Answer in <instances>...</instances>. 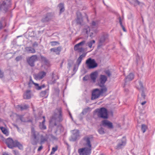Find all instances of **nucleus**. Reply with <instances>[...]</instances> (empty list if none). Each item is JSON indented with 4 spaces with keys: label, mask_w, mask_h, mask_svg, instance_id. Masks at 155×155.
<instances>
[{
    "label": "nucleus",
    "mask_w": 155,
    "mask_h": 155,
    "mask_svg": "<svg viewBox=\"0 0 155 155\" xmlns=\"http://www.w3.org/2000/svg\"><path fill=\"white\" fill-rule=\"evenodd\" d=\"M61 113V108H57L49 121V131H53L56 134L59 130L61 131L62 128V126L60 123L63 120Z\"/></svg>",
    "instance_id": "obj_1"
},
{
    "label": "nucleus",
    "mask_w": 155,
    "mask_h": 155,
    "mask_svg": "<svg viewBox=\"0 0 155 155\" xmlns=\"http://www.w3.org/2000/svg\"><path fill=\"white\" fill-rule=\"evenodd\" d=\"M5 143L7 147L10 149L18 147L20 150L23 149L22 145L16 140H13L10 138H8L5 141Z\"/></svg>",
    "instance_id": "obj_2"
},
{
    "label": "nucleus",
    "mask_w": 155,
    "mask_h": 155,
    "mask_svg": "<svg viewBox=\"0 0 155 155\" xmlns=\"http://www.w3.org/2000/svg\"><path fill=\"white\" fill-rule=\"evenodd\" d=\"M31 136L32 139L31 143L33 145H36L38 142L40 136L39 133L36 131L33 127L31 128Z\"/></svg>",
    "instance_id": "obj_3"
},
{
    "label": "nucleus",
    "mask_w": 155,
    "mask_h": 155,
    "mask_svg": "<svg viewBox=\"0 0 155 155\" xmlns=\"http://www.w3.org/2000/svg\"><path fill=\"white\" fill-rule=\"evenodd\" d=\"M95 112L97 113V116L103 119L108 118V114L107 109L105 107L97 108L95 110Z\"/></svg>",
    "instance_id": "obj_4"
},
{
    "label": "nucleus",
    "mask_w": 155,
    "mask_h": 155,
    "mask_svg": "<svg viewBox=\"0 0 155 155\" xmlns=\"http://www.w3.org/2000/svg\"><path fill=\"white\" fill-rule=\"evenodd\" d=\"M99 21L98 20H96L95 21H93L91 25V30H92L94 31V32L96 33L97 31L96 28L99 25ZM84 30V31L87 34H88V33L91 31V29L89 26L87 27V28H86V27Z\"/></svg>",
    "instance_id": "obj_5"
},
{
    "label": "nucleus",
    "mask_w": 155,
    "mask_h": 155,
    "mask_svg": "<svg viewBox=\"0 0 155 155\" xmlns=\"http://www.w3.org/2000/svg\"><path fill=\"white\" fill-rule=\"evenodd\" d=\"M11 3V0H5L2 3L0 2V10L6 12Z\"/></svg>",
    "instance_id": "obj_6"
},
{
    "label": "nucleus",
    "mask_w": 155,
    "mask_h": 155,
    "mask_svg": "<svg viewBox=\"0 0 155 155\" xmlns=\"http://www.w3.org/2000/svg\"><path fill=\"white\" fill-rule=\"evenodd\" d=\"M86 64L89 69L94 68L97 66V64L94 59H92L91 58H89L86 60Z\"/></svg>",
    "instance_id": "obj_7"
},
{
    "label": "nucleus",
    "mask_w": 155,
    "mask_h": 155,
    "mask_svg": "<svg viewBox=\"0 0 155 155\" xmlns=\"http://www.w3.org/2000/svg\"><path fill=\"white\" fill-rule=\"evenodd\" d=\"M91 148L86 147L79 149L78 153L80 155H90L91 153Z\"/></svg>",
    "instance_id": "obj_8"
},
{
    "label": "nucleus",
    "mask_w": 155,
    "mask_h": 155,
    "mask_svg": "<svg viewBox=\"0 0 155 155\" xmlns=\"http://www.w3.org/2000/svg\"><path fill=\"white\" fill-rule=\"evenodd\" d=\"M72 135L70 138V140L74 141L79 137V131L78 130H74L72 131Z\"/></svg>",
    "instance_id": "obj_9"
},
{
    "label": "nucleus",
    "mask_w": 155,
    "mask_h": 155,
    "mask_svg": "<svg viewBox=\"0 0 155 155\" xmlns=\"http://www.w3.org/2000/svg\"><path fill=\"white\" fill-rule=\"evenodd\" d=\"M117 149H120L126 145V140L125 137H123L122 138L118 140H117Z\"/></svg>",
    "instance_id": "obj_10"
},
{
    "label": "nucleus",
    "mask_w": 155,
    "mask_h": 155,
    "mask_svg": "<svg viewBox=\"0 0 155 155\" xmlns=\"http://www.w3.org/2000/svg\"><path fill=\"white\" fill-rule=\"evenodd\" d=\"M108 35L107 34H103L100 38L98 45V48H99L104 45L106 40L108 37Z\"/></svg>",
    "instance_id": "obj_11"
},
{
    "label": "nucleus",
    "mask_w": 155,
    "mask_h": 155,
    "mask_svg": "<svg viewBox=\"0 0 155 155\" xmlns=\"http://www.w3.org/2000/svg\"><path fill=\"white\" fill-rule=\"evenodd\" d=\"M37 60L36 55H33L27 59V62L29 64L31 67L34 66L35 62Z\"/></svg>",
    "instance_id": "obj_12"
},
{
    "label": "nucleus",
    "mask_w": 155,
    "mask_h": 155,
    "mask_svg": "<svg viewBox=\"0 0 155 155\" xmlns=\"http://www.w3.org/2000/svg\"><path fill=\"white\" fill-rule=\"evenodd\" d=\"M139 86L137 87L138 89L142 91L141 94V97L140 98V100L141 101L145 99L146 95L144 93V88L143 86L142 83L140 81H139Z\"/></svg>",
    "instance_id": "obj_13"
},
{
    "label": "nucleus",
    "mask_w": 155,
    "mask_h": 155,
    "mask_svg": "<svg viewBox=\"0 0 155 155\" xmlns=\"http://www.w3.org/2000/svg\"><path fill=\"white\" fill-rule=\"evenodd\" d=\"M101 94V92L99 89L97 88L95 89L92 92L91 99L94 100L97 98L100 97Z\"/></svg>",
    "instance_id": "obj_14"
},
{
    "label": "nucleus",
    "mask_w": 155,
    "mask_h": 155,
    "mask_svg": "<svg viewBox=\"0 0 155 155\" xmlns=\"http://www.w3.org/2000/svg\"><path fill=\"white\" fill-rule=\"evenodd\" d=\"M107 78L105 75H101L98 80V84L100 87L104 86V85L106 81Z\"/></svg>",
    "instance_id": "obj_15"
},
{
    "label": "nucleus",
    "mask_w": 155,
    "mask_h": 155,
    "mask_svg": "<svg viewBox=\"0 0 155 155\" xmlns=\"http://www.w3.org/2000/svg\"><path fill=\"white\" fill-rule=\"evenodd\" d=\"M91 137L88 136H86L83 138L84 141V145L87 147L91 148V144L90 139Z\"/></svg>",
    "instance_id": "obj_16"
},
{
    "label": "nucleus",
    "mask_w": 155,
    "mask_h": 155,
    "mask_svg": "<svg viewBox=\"0 0 155 155\" xmlns=\"http://www.w3.org/2000/svg\"><path fill=\"white\" fill-rule=\"evenodd\" d=\"M46 73L44 71H41L34 76V78L36 80H40L44 78L46 75Z\"/></svg>",
    "instance_id": "obj_17"
},
{
    "label": "nucleus",
    "mask_w": 155,
    "mask_h": 155,
    "mask_svg": "<svg viewBox=\"0 0 155 155\" xmlns=\"http://www.w3.org/2000/svg\"><path fill=\"white\" fill-rule=\"evenodd\" d=\"M76 14L77 17V19H88V16L86 13H84V15H82L81 12L78 11L76 12Z\"/></svg>",
    "instance_id": "obj_18"
},
{
    "label": "nucleus",
    "mask_w": 155,
    "mask_h": 155,
    "mask_svg": "<svg viewBox=\"0 0 155 155\" xmlns=\"http://www.w3.org/2000/svg\"><path fill=\"white\" fill-rule=\"evenodd\" d=\"M101 125L104 127H107L108 128L112 129L113 127L112 123L107 120H104L102 121Z\"/></svg>",
    "instance_id": "obj_19"
},
{
    "label": "nucleus",
    "mask_w": 155,
    "mask_h": 155,
    "mask_svg": "<svg viewBox=\"0 0 155 155\" xmlns=\"http://www.w3.org/2000/svg\"><path fill=\"white\" fill-rule=\"evenodd\" d=\"M57 7L58 8L59 10V14L60 15L64 12L65 10L64 4V3H60L58 5Z\"/></svg>",
    "instance_id": "obj_20"
},
{
    "label": "nucleus",
    "mask_w": 155,
    "mask_h": 155,
    "mask_svg": "<svg viewBox=\"0 0 155 155\" xmlns=\"http://www.w3.org/2000/svg\"><path fill=\"white\" fill-rule=\"evenodd\" d=\"M55 14L54 12H48L46 14L45 17V19H51L54 18Z\"/></svg>",
    "instance_id": "obj_21"
},
{
    "label": "nucleus",
    "mask_w": 155,
    "mask_h": 155,
    "mask_svg": "<svg viewBox=\"0 0 155 155\" xmlns=\"http://www.w3.org/2000/svg\"><path fill=\"white\" fill-rule=\"evenodd\" d=\"M62 48L60 46L58 47L57 48H51L50 49L51 51L55 52L56 54H59L61 51Z\"/></svg>",
    "instance_id": "obj_22"
},
{
    "label": "nucleus",
    "mask_w": 155,
    "mask_h": 155,
    "mask_svg": "<svg viewBox=\"0 0 155 155\" xmlns=\"http://www.w3.org/2000/svg\"><path fill=\"white\" fill-rule=\"evenodd\" d=\"M29 107V106L27 105H18L17 106L16 108L18 110L22 111L23 110L27 109Z\"/></svg>",
    "instance_id": "obj_23"
},
{
    "label": "nucleus",
    "mask_w": 155,
    "mask_h": 155,
    "mask_svg": "<svg viewBox=\"0 0 155 155\" xmlns=\"http://www.w3.org/2000/svg\"><path fill=\"white\" fill-rule=\"evenodd\" d=\"M49 89H47L46 90L42 91L40 93V95L42 97H47L48 95Z\"/></svg>",
    "instance_id": "obj_24"
},
{
    "label": "nucleus",
    "mask_w": 155,
    "mask_h": 155,
    "mask_svg": "<svg viewBox=\"0 0 155 155\" xmlns=\"http://www.w3.org/2000/svg\"><path fill=\"white\" fill-rule=\"evenodd\" d=\"M129 3L131 5H133L134 6L137 5H140L141 4H143V3L140 2L138 0H129Z\"/></svg>",
    "instance_id": "obj_25"
},
{
    "label": "nucleus",
    "mask_w": 155,
    "mask_h": 155,
    "mask_svg": "<svg viewBox=\"0 0 155 155\" xmlns=\"http://www.w3.org/2000/svg\"><path fill=\"white\" fill-rule=\"evenodd\" d=\"M31 91L30 90H27L24 94V98L25 99H30L31 97L30 93Z\"/></svg>",
    "instance_id": "obj_26"
},
{
    "label": "nucleus",
    "mask_w": 155,
    "mask_h": 155,
    "mask_svg": "<svg viewBox=\"0 0 155 155\" xmlns=\"http://www.w3.org/2000/svg\"><path fill=\"white\" fill-rule=\"evenodd\" d=\"M134 78V75L133 74L130 73L129 75H128L125 78V84L124 85H125L127 82L128 81H131Z\"/></svg>",
    "instance_id": "obj_27"
},
{
    "label": "nucleus",
    "mask_w": 155,
    "mask_h": 155,
    "mask_svg": "<svg viewBox=\"0 0 155 155\" xmlns=\"http://www.w3.org/2000/svg\"><path fill=\"white\" fill-rule=\"evenodd\" d=\"M25 49L26 51L28 53H34L36 52L35 49L30 47H26Z\"/></svg>",
    "instance_id": "obj_28"
},
{
    "label": "nucleus",
    "mask_w": 155,
    "mask_h": 155,
    "mask_svg": "<svg viewBox=\"0 0 155 155\" xmlns=\"http://www.w3.org/2000/svg\"><path fill=\"white\" fill-rule=\"evenodd\" d=\"M45 120H43L42 123H39V127L41 130H44L46 129V127L45 124Z\"/></svg>",
    "instance_id": "obj_29"
},
{
    "label": "nucleus",
    "mask_w": 155,
    "mask_h": 155,
    "mask_svg": "<svg viewBox=\"0 0 155 155\" xmlns=\"http://www.w3.org/2000/svg\"><path fill=\"white\" fill-rule=\"evenodd\" d=\"M85 55L82 54L80 55L77 60L76 63L78 64V66H79L83 58L85 57Z\"/></svg>",
    "instance_id": "obj_30"
},
{
    "label": "nucleus",
    "mask_w": 155,
    "mask_h": 155,
    "mask_svg": "<svg viewBox=\"0 0 155 155\" xmlns=\"http://www.w3.org/2000/svg\"><path fill=\"white\" fill-rule=\"evenodd\" d=\"M0 128L4 134L6 136H8L9 135V133L7 130L5 128L3 127H0Z\"/></svg>",
    "instance_id": "obj_31"
},
{
    "label": "nucleus",
    "mask_w": 155,
    "mask_h": 155,
    "mask_svg": "<svg viewBox=\"0 0 155 155\" xmlns=\"http://www.w3.org/2000/svg\"><path fill=\"white\" fill-rule=\"evenodd\" d=\"M91 78L94 82H95L97 78V74L96 72H94L91 74Z\"/></svg>",
    "instance_id": "obj_32"
},
{
    "label": "nucleus",
    "mask_w": 155,
    "mask_h": 155,
    "mask_svg": "<svg viewBox=\"0 0 155 155\" xmlns=\"http://www.w3.org/2000/svg\"><path fill=\"white\" fill-rule=\"evenodd\" d=\"M95 41L94 40H92L88 42L87 44L90 48H91L92 47L93 44L95 43Z\"/></svg>",
    "instance_id": "obj_33"
},
{
    "label": "nucleus",
    "mask_w": 155,
    "mask_h": 155,
    "mask_svg": "<svg viewBox=\"0 0 155 155\" xmlns=\"http://www.w3.org/2000/svg\"><path fill=\"white\" fill-rule=\"evenodd\" d=\"M102 88L101 89V90H100V91L101 92V94L104 93L106 92L107 91V88L104 85V86H103L102 87H101Z\"/></svg>",
    "instance_id": "obj_34"
},
{
    "label": "nucleus",
    "mask_w": 155,
    "mask_h": 155,
    "mask_svg": "<svg viewBox=\"0 0 155 155\" xmlns=\"http://www.w3.org/2000/svg\"><path fill=\"white\" fill-rule=\"evenodd\" d=\"M98 133L101 135H103L104 134L105 131H104V128L102 127H100L98 130Z\"/></svg>",
    "instance_id": "obj_35"
},
{
    "label": "nucleus",
    "mask_w": 155,
    "mask_h": 155,
    "mask_svg": "<svg viewBox=\"0 0 155 155\" xmlns=\"http://www.w3.org/2000/svg\"><path fill=\"white\" fill-rule=\"evenodd\" d=\"M147 126L144 124H142L141 127V130L143 133L145 132L147 129Z\"/></svg>",
    "instance_id": "obj_36"
},
{
    "label": "nucleus",
    "mask_w": 155,
    "mask_h": 155,
    "mask_svg": "<svg viewBox=\"0 0 155 155\" xmlns=\"http://www.w3.org/2000/svg\"><path fill=\"white\" fill-rule=\"evenodd\" d=\"M17 116L21 122H27L26 120L24 118L23 115H18Z\"/></svg>",
    "instance_id": "obj_37"
},
{
    "label": "nucleus",
    "mask_w": 155,
    "mask_h": 155,
    "mask_svg": "<svg viewBox=\"0 0 155 155\" xmlns=\"http://www.w3.org/2000/svg\"><path fill=\"white\" fill-rule=\"evenodd\" d=\"M58 147L56 146L55 147H53L52 148L51 151L50 153V155L54 154L55 152L57 150Z\"/></svg>",
    "instance_id": "obj_38"
},
{
    "label": "nucleus",
    "mask_w": 155,
    "mask_h": 155,
    "mask_svg": "<svg viewBox=\"0 0 155 155\" xmlns=\"http://www.w3.org/2000/svg\"><path fill=\"white\" fill-rule=\"evenodd\" d=\"M104 72L105 73V74H106L107 75V76L109 77H110L111 75V72L110 71H109V70H107L105 71H104Z\"/></svg>",
    "instance_id": "obj_39"
},
{
    "label": "nucleus",
    "mask_w": 155,
    "mask_h": 155,
    "mask_svg": "<svg viewBox=\"0 0 155 155\" xmlns=\"http://www.w3.org/2000/svg\"><path fill=\"white\" fill-rule=\"evenodd\" d=\"M89 109V107H88L87 108H86L84 109L82 111V112L81 113L82 114H86L88 111Z\"/></svg>",
    "instance_id": "obj_40"
},
{
    "label": "nucleus",
    "mask_w": 155,
    "mask_h": 155,
    "mask_svg": "<svg viewBox=\"0 0 155 155\" xmlns=\"http://www.w3.org/2000/svg\"><path fill=\"white\" fill-rule=\"evenodd\" d=\"M59 78V76L58 75H56L55 76H53L52 77V80L53 81V83H55V81L56 79H58Z\"/></svg>",
    "instance_id": "obj_41"
},
{
    "label": "nucleus",
    "mask_w": 155,
    "mask_h": 155,
    "mask_svg": "<svg viewBox=\"0 0 155 155\" xmlns=\"http://www.w3.org/2000/svg\"><path fill=\"white\" fill-rule=\"evenodd\" d=\"M50 43L51 44V45L52 46L57 45L59 44V43L56 41H51Z\"/></svg>",
    "instance_id": "obj_42"
},
{
    "label": "nucleus",
    "mask_w": 155,
    "mask_h": 155,
    "mask_svg": "<svg viewBox=\"0 0 155 155\" xmlns=\"http://www.w3.org/2000/svg\"><path fill=\"white\" fill-rule=\"evenodd\" d=\"M41 58L42 61H44L45 63H46L48 62V60H47L46 58L42 56H41Z\"/></svg>",
    "instance_id": "obj_43"
},
{
    "label": "nucleus",
    "mask_w": 155,
    "mask_h": 155,
    "mask_svg": "<svg viewBox=\"0 0 155 155\" xmlns=\"http://www.w3.org/2000/svg\"><path fill=\"white\" fill-rule=\"evenodd\" d=\"M12 152L15 155H20L19 152L18 150H13Z\"/></svg>",
    "instance_id": "obj_44"
},
{
    "label": "nucleus",
    "mask_w": 155,
    "mask_h": 155,
    "mask_svg": "<svg viewBox=\"0 0 155 155\" xmlns=\"http://www.w3.org/2000/svg\"><path fill=\"white\" fill-rule=\"evenodd\" d=\"M79 46H78L77 44H76L74 46V49L75 51H77L79 50V49L80 48H79Z\"/></svg>",
    "instance_id": "obj_45"
},
{
    "label": "nucleus",
    "mask_w": 155,
    "mask_h": 155,
    "mask_svg": "<svg viewBox=\"0 0 155 155\" xmlns=\"http://www.w3.org/2000/svg\"><path fill=\"white\" fill-rule=\"evenodd\" d=\"M47 141V139L44 137H42L41 139V143H44Z\"/></svg>",
    "instance_id": "obj_46"
},
{
    "label": "nucleus",
    "mask_w": 155,
    "mask_h": 155,
    "mask_svg": "<svg viewBox=\"0 0 155 155\" xmlns=\"http://www.w3.org/2000/svg\"><path fill=\"white\" fill-rule=\"evenodd\" d=\"M85 41H82L77 44L79 46H82V45H84L85 44Z\"/></svg>",
    "instance_id": "obj_47"
},
{
    "label": "nucleus",
    "mask_w": 155,
    "mask_h": 155,
    "mask_svg": "<svg viewBox=\"0 0 155 155\" xmlns=\"http://www.w3.org/2000/svg\"><path fill=\"white\" fill-rule=\"evenodd\" d=\"M45 87V85H43L41 86H39L38 87H36V89L38 90H40L42 88H44Z\"/></svg>",
    "instance_id": "obj_48"
},
{
    "label": "nucleus",
    "mask_w": 155,
    "mask_h": 155,
    "mask_svg": "<svg viewBox=\"0 0 155 155\" xmlns=\"http://www.w3.org/2000/svg\"><path fill=\"white\" fill-rule=\"evenodd\" d=\"M45 87V85H43L41 86H39L38 87H36V89L38 90H40L42 88H44Z\"/></svg>",
    "instance_id": "obj_49"
},
{
    "label": "nucleus",
    "mask_w": 155,
    "mask_h": 155,
    "mask_svg": "<svg viewBox=\"0 0 155 155\" xmlns=\"http://www.w3.org/2000/svg\"><path fill=\"white\" fill-rule=\"evenodd\" d=\"M45 87V85H43L41 86H39L38 87H36V89L38 90H40L42 88H44Z\"/></svg>",
    "instance_id": "obj_50"
},
{
    "label": "nucleus",
    "mask_w": 155,
    "mask_h": 155,
    "mask_svg": "<svg viewBox=\"0 0 155 155\" xmlns=\"http://www.w3.org/2000/svg\"><path fill=\"white\" fill-rule=\"evenodd\" d=\"M38 44L36 42H34L32 45L33 47H37L38 46Z\"/></svg>",
    "instance_id": "obj_51"
},
{
    "label": "nucleus",
    "mask_w": 155,
    "mask_h": 155,
    "mask_svg": "<svg viewBox=\"0 0 155 155\" xmlns=\"http://www.w3.org/2000/svg\"><path fill=\"white\" fill-rule=\"evenodd\" d=\"M76 20L77 23L78 24H79V25H82L81 22V21H82L83 20Z\"/></svg>",
    "instance_id": "obj_52"
},
{
    "label": "nucleus",
    "mask_w": 155,
    "mask_h": 155,
    "mask_svg": "<svg viewBox=\"0 0 155 155\" xmlns=\"http://www.w3.org/2000/svg\"><path fill=\"white\" fill-rule=\"evenodd\" d=\"M88 77L87 76H85L83 78V80L84 81H87L88 80Z\"/></svg>",
    "instance_id": "obj_53"
},
{
    "label": "nucleus",
    "mask_w": 155,
    "mask_h": 155,
    "mask_svg": "<svg viewBox=\"0 0 155 155\" xmlns=\"http://www.w3.org/2000/svg\"><path fill=\"white\" fill-rule=\"evenodd\" d=\"M30 81H32L33 84H34L36 86V87H39L38 84L34 82L33 81L31 80V79H30Z\"/></svg>",
    "instance_id": "obj_54"
},
{
    "label": "nucleus",
    "mask_w": 155,
    "mask_h": 155,
    "mask_svg": "<svg viewBox=\"0 0 155 155\" xmlns=\"http://www.w3.org/2000/svg\"><path fill=\"white\" fill-rule=\"evenodd\" d=\"M122 20H119V23H120V25L121 27H123V26H124V25L123 23Z\"/></svg>",
    "instance_id": "obj_55"
},
{
    "label": "nucleus",
    "mask_w": 155,
    "mask_h": 155,
    "mask_svg": "<svg viewBox=\"0 0 155 155\" xmlns=\"http://www.w3.org/2000/svg\"><path fill=\"white\" fill-rule=\"evenodd\" d=\"M5 27L2 25V23L0 22V30L4 28Z\"/></svg>",
    "instance_id": "obj_56"
},
{
    "label": "nucleus",
    "mask_w": 155,
    "mask_h": 155,
    "mask_svg": "<svg viewBox=\"0 0 155 155\" xmlns=\"http://www.w3.org/2000/svg\"><path fill=\"white\" fill-rule=\"evenodd\" d=\"M3 76V73L0 70V78H2Z\"/></svg>",
    "instance_id": "obj_57"
},
{
    "label": "nucleus",
    "mask_w": 155,
    "mask_h": 155,
    "mask_svg": "<svg viewBox=\"0 0 155 155\" xmlns=\"http://www.w3.org/2000/svg\"><path fill=\"white\" fill-rule=\"evenodd\" d=\"M43 148V147L42 146H41L39 147L38 149V151H40Z\"/></svg>",
    "instance_id": "obj_58"
},
{
    "label": "nucleus",
    "mask_w": 155,
    "mask_h": 155,
    "mask_svg": "<svg viewBox=\"0 0 155 155\" xmlns=\"http://www.w3.org/2000/svg\"><path fill=\"white\" fill-rule=\"evenodd\" d=\"M79 51L80 52H82L83 51H84V48H80L79 49Z\"/></svg>",
    "instance_id": "obj_59"
},
{
    "label": "nucleus",
    "mask_w": 155,
    "mask_h": 155,
    "mask_svg": "<svg viewBox=\"0 0 155 155\" xmlns=\"http://www.w3.org/2000/svg\"><path fill=\"white\" fill-rule=\"evenodd\" d=\"M20 58H21V57L18 56V57H17L15 59L17 61H18L20 60Z\"/></svg>",
    "instance_id": "obj_60"
},
{
    "label": "nucleus",
    "mask_w": 155,
    "mask_h": 155,
    "mask_svg": "<svg viewBox=\"0 0 155 155\" xmlns=\"http://www.w3.org/2000/svg\"><path fill=\"white\" fill-rule=\"evenodd\" d=\"M146 103V101H144L141 103V104L142 105H144Z\"/></svg>",
    "instance_id": "obj_61"
},
{
    "label": "nucleus",
    "mask_w": 155,
    "mask_h": 155,
    "mask_svg": "<svg viewBox=\"0 0 155 155\" xmlns=\"http://www.w3.org/2000/svg\"><path fill=\"white\" fill-rule=\"evenodd\" d=\"M123 31L124 32H126V29L125 28V27H124V26H123V27H122Z\"/></svg>",
    "instance_id": "obj_62"
},
{
    "label": "nucleus",
    "mask_w": 155,
    "mask_h": 155,
    "mask_svg": "<svg viewBox=\"0 0 155 155\" xmlns=\"http://www.w3.org/2000/svg\"><path fill=\"white\" fill-rule=\"evenodd\" d=\"M13 125H14L15 127H16V128L17 129H18V130H19V128L18 127V126L17 125H16V124H14Z\"/></svg>",
    "instance_id": "obj_63"
},
{
    "label": "nucleus",
    "mask_w": 155,
    "mask_h": 155,
    "mask_svg": "<svg viewBox=\"0 0 155 155\" xmlns=\"http://www.w3.org/2000/svg\"><path fill=\"white\" fill-rule=\"evenodd\" d=\"M3 155H9V154L8 153H3Z\"/></svg>",
    "instance_id": "obj_64"
}]
</instances>
